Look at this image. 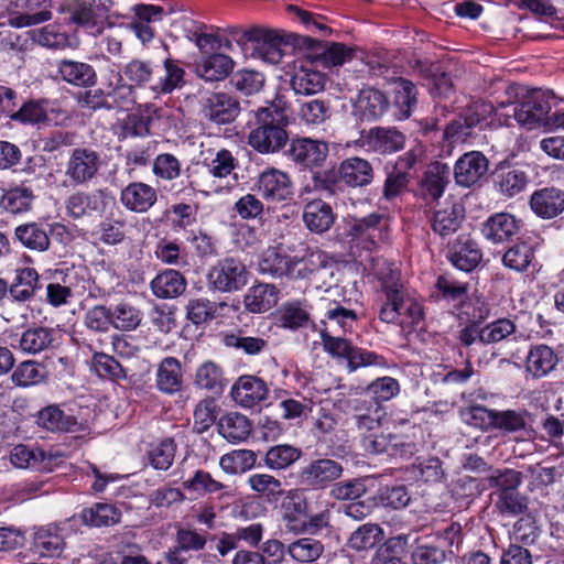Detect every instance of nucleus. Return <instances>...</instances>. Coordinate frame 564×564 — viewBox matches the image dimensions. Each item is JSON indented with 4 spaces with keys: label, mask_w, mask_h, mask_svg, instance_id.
Segmentation results:
<instances>
[{
    "label": "nucleus",
    "mask_w": 564,
    "mask_h": 564,
    "mask_svg": "<svg viewBox=\"0 0 564 564\" xmlns=\"http://www.w3.org/2000/svg\"><path fill=\"white\" fill-rule=\"evenodd\" d=\"M383 301L378 318L387 324L415 329L425 318L422 301L401 280V273L391 265L378 273Z\"/></svg>",
    "instance_id": "f257e3e1"
},
{
    "label": "nucleus",
    "mask_w": 564,
    "mask_h": 564,
    "mask_svg": "<svg viewBox=\"0 0 564 564\" xmlns=\"http://www.w3.org/2000/svg\"><path fill=\"white\" fill-rule=\"evenodd\" d=\"M289 118L284 108L271 104L252 113L247 122L248 144L260 154H273L290 141Z\"/></svg>",
    "instance_id": "f03ea898"
},
{
    "label": "nucleus",
    "mask_w": 564,
    "mask_h": 564,
    "mask_svg": "<svg viewBox=\"0 0 564 564\" xmlns=\"http://www.w3.org/2000/svg\"><path fill=\"white\" fill-rule=\"evenodd\" d=\"M161 66L150 61L132 59L122 69V74L133 87L149 88L155 96L167 95L185 86V70L182 62L167 57Z\"/></svg>",
    "instance_id": "7ed1b4c3"
},
{
    "label": "nucleus",
    "mask_w": 564,
    "mask_h": 564,
    "mask_svg": "<svg viewBox=\"0 0 564 564\" xmlns=\"http://www.w3.org/2000/svg\"><path fill=\"white\" fill-rule=\"evenodd\" d=\"M375 172L371 163L359 156L343 160L337 169L313 174L312 182L316 191L327 195H339L348 188H362L373 181Z\"/></svg>",
    "instance_id": "20e7f679"
},
{
    "label": "nucleus",
    "mask_w": 564,
    "mask_h": 564,
    "mask_svg": "<svg viewBox=\"0 0 564 564\" xmlns=\"http://www.w3.org/2000/svg\"><path fill=\"white\" fill-rule=\"evenodd\" d=\"M346 237L351 248L375 251L389 239V219L378 212L352 217L346 221Z\"/></svg>",
    "instance_id": "39448f33"
},
{
    "label": "nucleus",
    "mask_w": 564,
    "mask_h": 564,
    "mask_svg": "<svg viewBox=\"0 0 564 564\" xmlns=\"http://www.w3.org/2000/svg\"><path fill=\"white\" fill-rule=\"evenodd\" d=\"M293 45L303 51V57L311 65L324 68L341 66L354 57L355 51L344 43L323 42L306 35H293Z\"/></svg>",
    "instance_id": "423d86ee"
},
{
    "label": "nucleus",
    "mask_w": 564,
    "mask_h": 564,
    "mask_svg": "<svg viewBox=\"0 0 564 564\" xmlns=\"http://www.w3.org/2000/svg\"><path fill=\"white\" fill-rule=\"evenodd\" d=\"M249 271L236 257H225L209 269L206 281L210 291L231 293L241 290L248 283Z\"/></svg>",
    "instance_id": "0eeeda50"
},
{
    "label": "nucleus",
    "mask_w": 564,
    "mask_h": 564,
    "mask_svg": "<svg viewBox=\"0 0 564 564\" xmlns=\"http://www.w3.org/2000/svg\"><path fill=\"white\" fill-rule=\"evenodd\" d=\"M75 518L40 527L33 533L32 551L43 557H58L65 549V539L76 533Z\"/></svg>",
    "instance_id": "6e6552de"
},
{
    "label": "nucleus",
    "mask_w": 564,
    "mask_h": 564,
    "mask_svg": "<svg viewBox=\"0 0 564 564\" xmlns=\"http://www.w3.org/2000/svg\"><path fill=\"white\" fill-rule=\"evenodd\" d=\"M343 465L332 458L311 459L297 471V482L305 489L324 490L332 487L343 475Z\"/></svg>",
    "instance_id": "1a4fd4ad"
},
{
    "label": "nucleus",
    "mask_w": 564,
    "mask_h": 564,
    "mask_svg": "<svg viewBox=\"0 0 564 564\" xmlns=\"http://www.w3.org/2000/svg\"><path fill=\"white\" fill-rule=\"evenodd\" d=\"M551 97H553V93H543L539 89L517 102L513 106V117L517 122L527 130L545 129L552 109Z\"/></svg>",
    "instance_id": "9d476101"
},
{
    "label": "nucleus",
    "mask_w": 564,
    "mask_h": 564,
    "mask_svg": "<svg viewBox=\"0 0 564 564\" xmlns=\"http://www.w3.org/2000/svg\"><path fill=\"white\" fill-rule=\"evenodd\" d=\"M539 240V236L532 232L522 234L513 242H510V246L502 253V265L521 274L535 271L538 264L535 253L540 246Z\"/></svg>",
    "instance_id": "9b49d317"
},
{
    "label": "nucleus",
    "mask_w": 564,
    "mask_h": 564,
    "mask_svg": "<svg viewBox=\"0 0 564 564\" xmlns=\"http://www.w3.org/2000/svg\"><path fill=\"white\" fill-rule=\"evenodd\" d=\"M328 143L323 140L296 137L290 140L286 158L301 169L321 167L328 156Z\"/></svg>",
    "instance_id": "f8f14e48"
},
{
    "label": "nucleus",
    "mask_w": 564,
    "mask_h": 564,
    "mask_svg": "<svg viewBox=\"0 0 564 564\" xmlns=\"http://www.w3.org/2000/svg\"><path fill=\"white\" fill-rule=\"evenodd\" d=\"M254 185L262 198L270 203H288L294 196L291 176L276 167L264 169Z\"/></svg>",
    "instance_id": "ddd939ff"
},
{
    "label": "nucleus",
    "mask_w": 564,
    "mask_h": 564,
    "mask_svg": "<svg viewBox=\"0 0 564 564\" xmlns=\"http://www.w3.org/2000/svg\"><path fill=\"white\" fill-rule=\"evenodd\" d=\"M523 221L509 212H498L490 215L482 224L480 232L492 245L513 242L521 235Z\"/></svg>",
    "instance_id": "4468645a"
},
{
    "label": "nucleus",
    "mask_w": 564,
    "mask_h": 564,
    "mask_svg": "<svg viewBox=\"0 0 564 564\" xmlns=\"http://www.w3.org/2000/svg\"><path fill=\"white\" fill-rule=\"evenodd\" d=\"M158 108L148 102L138 106L127 113L117 124L116 135L120 142L129 139L147 138L151 135L152 124L155 120Z\"/></svg>",
    "instance_id": "2eb2a0df"
},
{
    "label": "nucleus",
    "mask_w": 564,
    "mask_h": 564,
    "mask_svg": "<svg viewBox=\"0 0 564 564\" xmlns=\"http://www.w3.org/2000/svg\"><path fill=\"white\" fill-rule=\"evenodd\" d=\"M305 488L282 490L280 512L286 528L293 532H305V519L308 517L310 505L304 492Z\"/></svg>",
    "instance_id": "dca6fc26"
},
{
    "label": "nucleus",
    "mask_w": 564,
    "mask_h": 564,
    "mask_svg": "<svg viewBox=\"0 0 564 564\" xmlns=\"http://www.w3.org/2000/svg\"><path fill=\"white\" fill-rule=\"evenodd\" d=\"M101 165L100 154L91 148L73 149L66 164V176L74 185H83L96 177Z\"/></svg>",
    "instance_id": "f3484780"
},
{
    "label": "nucleus",
    "mask_w": 564,
    "mask_h": 564,
    "mask_svg": "<svg viewBox=\"0 0 564 564\" xmlns=\"http://www.w3.org/2000/svg\"><path fill=\"white\" fill-rule=\"evenodd\" d=\"M112 202L113 197L107 189H97L89 193L76 192L67 197L65 208L69 217L80 219L93 214L102 215Z\"/></svg>",
    "instance_id": "a211bd4d"
},
{
    "label": "nucleus",
    "mask_w": 564,
    "mask_h": 564,
    "mask_svg": "<svg viewBox=\"0 0 564 564\" xmlns=\"http://www.w3.org/2000/svg\"><path fill=\"white\" fill-rule=\"evenodd\" d=\"M482 250L468 235H459L447 245L446 259L457 270L470 273L482 260Z\"/></svg>",
    "instance_id": "6ab92c4d"
},
{
    "label": "nucleus",
    "mask_w": 564,
    "mask_h": 564,
    "mask_svg": "<svg viewBox=\"0 0 564 564\" xmlns=\"http://www.w3.org/2000/svg\"><path fill=\"white\" fill-rule=\"evenodd\" d=\"M240 112L239 101L226 93H209L200 102V115L216 124L232 122Z\"/></svg>",
    "instance_id": "aec40b11"
},
{
    "label": "nucleus",
    "mask_w": 564,
    "mask_h": 564,
    "mask_svg": "<svg viewBox=\"0 0 564 564\" xmlns=\"http://www.w3.org/2000/svg\"><path fill=\"white\" fill-rule=\"evenodd\" d=\"M469 283L455 279L449 273L440 274L431 290L430 301L435 304L452 305L462 311L468 299Z\"/></svg>",
    "instance_id": "412c9836"
},
{
    "label": "nucleus",
    "mask_w": 564,
    "mask_h": 564,
    "mask_svg": "<svg viewBox=\"0 0 564 564\" xmlns=\"http://www.w3.org/2000/svg\"><path fill=\"white\" fill-rule=\"evenodd\" d=\"M39 427L51 433H78L87 430V424L76 416L66 414L58 404H48L34 415Z\"/></svg>",
    "instance_id": "4be33fe9"
},
{
    "label": "nucleus",
    "mask_w": 564,
    "mask_h": 564,
    "mask_svg": "<svg viewBox=\"0 0 564 564\" xmlns=\"http://www.w3.org/2000/svg\"><path fill=\"white\" fill-rule=\"evenodd\" d=\"M449 176L451 167L446 163H431L419 182L417 196L427 205L437 202L449 183Z\"/></svg>",
    "instance_id": "5701e85b"
},
{
    "label": "nucleus",
    "mask_w": 564,
    "mask_h": 564,
    "mask_svg": "<svg viewBox=\"0 0 564 564\" xmlns=\"http://www.w3.org/2000/svg\"><path fill=\"white\" fill-rule=\"evenodd\" d=\"M151 167L152 174L158 181L172 182L184 173L187 187L196 189L198 185L194 177L197 174V170L192 165H187L183 170L181 161L170 152L156 154L153 158Z\"/></svg>",
    "instance_id": "b1692460"
},
{
    "label": "nucleus",
    "mask_w": 564,
    "mask_h": 564,
    "mask_svg": "<svg viewBox=\"0 0 564 564\" xmlns=\"http://www.w3.org/2000/svg\"><path fill=\"white\" fill-rule=\"evenodd\" d=\"M236 403L246 409L259 405L268 398L269 388L267 382L252 375L240 376L230 391Z\"/></svg>",
    "instance_id": "393cba45"
},
{
    "label": "nucleus",
    "mask_w": 564,
    "mask_h": 564,
    "mask_svg": "<svg viewBox=\"0 0 564 564\" xmlns=\"http://www.w3.org/2000/svg\"><path fill=\"white\" fill-rule=\"evenodd\" d=\"M488 172V160L478 151L463 154L455 163L454 178L458 186L471 187Z\"/></svg>",
    "instance_id": "a878e982"
},
{
    "label": "nucleus",
    "mask_w": 564,
    "mask_h": 564,
    "mask_svg": "<svg viewBox=\"0 0 564 564\" xmlns=\"http://www.w3.org/2000/svg\"><path fill=\"white\" fill-rule=\"evenodd\" d=\"M120 203L129 212L143 214L158 203V191L141 181L131 182L121 189Z\"/></svg>",
    "instance_id": "bb28decb"
},
{
    "label": "nucleus",
    "mask_w": 564,
    "mask_h": 564,
    "mask_svg": "<svg viewBox=\"0 0 564 564\" xmlns=\"http://www.w3.org/2000/svg\"><path fill=\"white\" fill-rule=\"evenodd\" d=\"M48 106L50 101L46 98L28 99L12 115V121L23 126H48L53 121L51 118L53 113H56V116L62 115L66 119L64 110L50 109Z\"/></svg>",
    "instance_id": "cd10ccee"
},
{
    "label": "nucleus",
    "mask_w": 564,
    "mask_h": 564,
    "mask_svg": "<svg viewBox=\"0 0 564 564\" xmlns=\"http://www.w3.org/2000/svg\"><path fill=\"white\" fill-rule=\"evenodd\" d=\"M414 70L426 82L429 93L433 98H448L454 91V84L448 73L438 63L416 61Z\"/></svg>",
    "instance_id": "c85d7f7f"
},
{
    "label": "nucleus",
    "mask_w": 564,
    "mask_h": 564,
    "mask_svg": "<svg viewBox=\"0 0 564 564\" xmlns=\"http://www.w3.org/2000/svg\"><path fill=\"white\" fill-rule=\"evenodd\" d=\"M121 511L111 503L96 502L90 507L83 508L78 514L73 516L76 524L74 530H79L80 525L89 528L111 527L120 522Z\"/></svg>",
    "instance_id": "c756f323"
},
{
    "label": "nucleus",
    "mask_w": 564,
    "mask_h": 564,
    "mask_svg": "<svg viewBox=\"0 0 564 564\" xmlns=\"http://www.w3.org/2000/svg\"><path fill=\"white\" fill-rule=\"evenodd\" d=\"M58 332L53 327L33 326L24 329L19 338V349L23 354L37 355L55 348L59 344Z\"/></svg>",
    "instance_id": "7c9ffc66"
},
{
    "label": "nucleus",
    "mask_w": 564,
    "mask_h": 564,
    "mask_svg": "<svg viewBox=\"0 0 564 564\" xmlns=\"http://www.w3.org/2000/svg\"><path fill=\"white\" fill-rule=\"evenodd\" d=\"M306 58L294 64L290 84L296 95H314L324 89L325 75L314 69Z\"/></svg>",
    "instance_id": "2f4dec72"
},
{
    "label": "nucleus",
    "mask_w": 564,
    "mask_h": 564,
    "mask_svg": "<svg viewBox=\"0 0 564 564\" xmlns=\"http://www.w3.org/2000/svg\"><path fill=\"white\" fill-rule=\"evenodd\" d=\"M529 204L542 219L557 217L564 212V191L554 186L536 189L531 194Z\"/></svg>",
    "instance_id": "473e14b6"
},
{
    "label": "nucleus",
    "mask_w": 564,
    "mask_h": 564,
    "mask_svg": "<svg viewBox=\"0 0 564 564\" xmlns=\"http://www.w3.org/2000/svg\"><path fill=\"white\" fill-rule=\"evenodd\" d=\"M390 106V99L383 91L367 87L360 90L355 109L361 121H376L388 112Z\"/></svg>",
    "instance_id": "72a5a7b5"
},
{
    "label": "nucleus",
    "mask_w": 564,
    "mask_h": 564,
    "mask_svg": "<svg viewBox=\"0 0 564 564\" xmlns=\"http://www.w3.org/2000/svg\"><path fill=\"white\" fill-rule=\"evenodd\" d=\"M560 362L558 354L546 344L531 345L527 354L524 366L534 379H541L555 370Z\"/></svg>",
    "instance_id": "f704fd0d"
},
{
    "label": "nucleus",
    "mask_w": 564,
    "mask_h": 564,
    "mask_svg": "<svg viewBox=\"0 0 564 564\" xmlns=\"http://www.w3.org/2000/svg\"><path fill=\"white\" fill-rule=\"evenodd\" d=\"M258 31L257 40H252L249 47L250 55L272 65L279 64L284 55L282 36L275 31L260 26H258Z\"/></svg>",
    "instance_id": "c9c22d12"
},
{
    "label": "nucleus",
    "mask_w": 564,
    "mask_h": 564,
    "mask_svg": "<svg viewBox=\"0 0 564 564\" xmlns=\"http://www.w3.org/2000/svg\"><path fill=\"white\" fill-rule=\"evenodd\" d=\"M392 85L393 100L390 108L395 119L405 120L417 106V88L413 82L404 77L395 78Z\"/></svg>",
    "instance_id": "e433bc0d"
},
{
    "label": "nucleus",
    "mask_w": 564,
    "mask_h": 564,
    "mask_svg": "<svg viewBox=\"0 0 564 564\" xmlns=\"http://www.w3.org/2000/svg\"><path fill=\"white\" fill-rule=\"evenodd\" d=\"M56 66L61 79L72 86L93 88L97 84L96 69L88 63L63 58Z\"/></svg>",
    "instance_id": "4c0bfd02"
},
{
    "label": "nucleus",
    "mask_w": 564,
    "mask_h": 564,
    "mask_svg": "<svg viewBox=\"0 0 564 564\" xmlns=\"http://www.w3.org/2000/svg\"><path fill=\"white\" fill-rule=\"evenodd\" d=\"M187 288L185 275L176 269L165 268L156 273L150 282L153 295L161 300H171L181 296Z\"/></svg>",
    "instance_id": "58836bf2"
},
{
    "label": "nucleus",
    "mask_w": 564,
    "mask_h": 564,
    "mask_svg": "<svg viewBox=\"0 0 564 564\" xmlns=\"http://www.w3.org/2000/svg\"><path fill=\"white\" fill-rule=\"evenodd\" d=\"M465 218V207L460 203H446L430 218L431 229L441 238L455 234Z\"/></svg>",
    "instance_id": "ea45409f"
},
{
    "label": "nucleus",
    "mask_w": 564,
    "mask_h": 564,
    "mask_svg": "<svg viewBox=\"0 0 564 564\" xmlns=\"http://www.w3.org/2000/svg\"><path fill=\"white\" fill-rule=\"evenodd\" d=\"M154 257L164 265L178 269L189 265V252L180 238H159L154 247Z\"/></svg>",
    "instance_id": "a19ab883"
},
{
    "label": "nucleus",
    "mask_w": 564,
    "mask_h": 564,
    "mask_svg": "<svg viewBox=\"0 0 564 564\" xmlns=\"http://www.w3.org/2000/svg\"><path fill=\"white\" fill-rule=\"evenodd\" d=\"M50 7L51 0H28L26 12L14 17L0 14V26L8 24L12 28L21 29L46 22L52 19Z\"/></svg>",
    "instance_id": "79ce46f5"
},
{
    "label": "nucleus",
    "mask_w": 564,
    "mask_h": 564,
    "mask_svg": "<svg viewBox=\"0 0 564 564\" xmlns=\"http://www.w3.org/2000/svg\"><path fill=\"white\" fill-rule=\"evenodd\" d=\"M155 387L164 394H175L182 390L183 372L181 361L176 357H165L158 365Z\"/></svg>",
    "instance_id": "37998d69"
},
{
    "label": "nucleus",
    "mask_w": 564,
    "mask_h": 564,
    "mask_svg": "<svg viewBox=\"0 0 564 564\" xmlns=\"http://www.w3.org/2000/svg\"><path fill=\"white\" fill-rule=\"evenodd\" d=\"M335 219L336 214L332 206L322 199H313L304 206L303 221L312 232L323 234L329 230Z\"/></svg>",
    "instance_id": "c03bdc74"
},
{
    "label": "nucleus",
    "mask_w": 564,
    "mask_h": 564,
    "mask_svg": "<svg viewBox=\"0 0 564 564\" xmlns=\"http://www.w3.org/2000/svg\"><path fill=\"white\" fill-rule=\"evenodd\" d=\"M41 289V278L36 269L25 267L15 270L14 279L9 285V294L14 301L26 302Z\"/></svg>",
    "instance_id": "a18cd8bd"
},
{
    "label": "nucleus",
    "mask_w": 564,
    "mask_h": 564,
    "mask_svg": "<svg viewBox=\"0 0 564 564\" xmlns=\"http://www.w3.org/2000/svg\"><path fill=\"white\" fill-rule=\"evenodd\" d=\"M14 239L22 247L35 252H45L51 248V238L47 236L46 226L43 223L29 221L17 226Z\"/></svg>",
    "instance_id": "49530a36"
},
{
    "label": "nucleus",
    "mask_w": 564,
    "mask_h": 564,
    "mask_svg": "<svg viewBox=\"0 0 564 564\" xmlns=\"http://www.w3.org/2000/svg\"><path fill=\"white\" fill-rule=\"evenodd\" d=\"M53 279L59 281L73 296H82L90 288V273L86 265L63 263L54 271Z\"/></svg>",
    "instance_id": "de8ad7c7"
},
{
    "label": "nucleus",
    "mask_w": 564,
    "mask_h": 564,
    "mask_svg": "<svg viewBox=\"0 0 564 564\" xmlns=\"http://www.w3.org/2000/svg\"><path fill=\"white\" fill-rule=\"evenodd\" d=\"M198 205L177 202L171 204L162 213V220L173 232L186 231L197 223Z\"/></svg>",
    "instance_id": "09e8293b"
},
{
    "label": "nucleus",
    "mask_w": 564,
    "mask_h": 564,
    "mask_svg": "<svg viewBox=\"0 0 564 564\" xmlns=\"http://www.w3.org/2000/svg\"><path fill=\"white\" fill-rule=\"evenodd\" d=\"M367 142L373 151L390 154L403 149L405 137L397 128L375 127L369 130Z\"/></svg>",
    "instance_id": "8fccbe9b"
},
{
    "label": "nucleus",
    "mask_w": 564,
    "mask_h": 564,
    "mask_svg": "<svg viewBox=\"0 0 564 564\" xmlns=\"http://www.w3.org/2000/svg\"><path fill=\"white\" fill-rule=\"evenodd\" d=\"M496 187L506 196L513 197L524 191L529 183L528 174L514 166H499L494 175Z\"/></svg>",
    "instance_id": "3c124183"
},
{
    "label": "nucleus",
    "mask_w": 564,
    "mask_h": 564,
    "mask_svg": "<svg viewBox=\"0 0 564 564\" xmlns=\"http://www.w3.org/2000/svg\"><path fill=\"white\" fill-rule=\"evenodd\" d=\"M226 306L225 302H215L207 297L191 299L185 306L186 318L198 327L217 318L219 311Z\"/></svg>",
    "instance_id": "603ef678"
},
{
    "label": "nucleus",
    "mask_w": 564,
    "mask_h": 564,
    "mask_svg": "<svg viewBox=\"0 0 564 564\" xmlns=\"http://www.w3.org/2000/svg\"><path fill=\"white\" fill-rule=\"evenodd\" d=\"M48 378L46 367L35 360L21 361L11 373V381L15 387L30 388L44 383Z\"/></svg>",
    "instance_id": "864d4df0"
},
{
    "label": "nucleus",
    "mask_w": 564,
    "mask_h": 564,
    "mask_svg": "<svg viewBox=\"0 0 564 564\" xmlns=\"http://www.w3.org/2000/svg\"><path fill=\"white\" fill-rule=\"evenodd\" d=\"M279 293V289L273 284L253 285L245 296L246 307L251 313H264L276 305Z\"/></svg>",
    "instance_id": "5fc2aeb1"
},
{
    "label": "nucleus",
    "mask_w": 564,
    "mask_h": 564,
    "mask_svg": "<svg viewBox=\"0 0 564 564\" xmlns=\"http://www.w3.org/2000/svg\"><path fill=\"white\" fill-rule=\"evenodd\" d=\"M303 455L300 447L279 444L269 447L264 453L262 462L263 465L274 471L285 470L295 464Z\"/></svg>",
    "instance_id": "6e6d98bb"
},
{
    "label": "nucleus",
    "mask_w": 564,
    "mask_h": 564,
    "mask_svg": "<svg viewBox=\"0 0 564 564\" xmlns=\"http://www.w3.org/2000/svg\"><path fill=\"white\" fill-rule=\"evenodd\" d=\"M69 20L79 28L85 29L91 34H99L102 32L101 17L96 13L94 1L79 0L74 3L69 10Z\"/></svg>",
    "instance_id": "4d7b16f0"
},
{
    "label": "nucleus",
    "mask_w": 564,
    "mask_h": 564,
    "mask_svg": "<svg viewBox=\"0 0 564 564\" xmlns=\"http://www.w3.org/2000/svg\"><path fill=\"white\" fill-rule=\"evenodd\" d=\"M34 198L33 191L21 183L3 192L0 205L10 214H22L31 209Z\"/></svg>",
    "instance_id": "13d9d810"
},
{
    "label": "nucleus",
    "mask_w": 564,
    "mask_h": 564,
    "mask_svg": "<svg viewBox=\"0 0 564 564\" xmlns=\"http://www.w3.org/2000/svg\"><path fill=\"white\" fill-rule=\"evenodd\" d=\"M234 68V61L226 54L214 53L197 66L198 75L206 82H218L226 78Z\"/></svg>",
    "instance_id": "bf43d9fd"
},
{
    "label": "nucleus",
    "mask_w": 564,
    "mask_h": 564,
    "mask_svg": "<svg viewBox=\"0 0 564 564\" xmlns=\"http://www.w3.org/2000/svg\"><path fill=\"white\" fill-rule=\"evenodd\" d=\"M310 314L300 301L283 303L275 313V324L282 328L295 330L306 327Z\"/></svg>",
    "instance_id": "052dcab7"
},
{
    "label": "nucleus",
    "mask_w": 564,
    "mask_h": 564,
    "mask_svg": "<svg viewBox=\"0 0 564 564\" xmlns=\"http://www.w3.org/2000/svg\"><path fill=\"white\" fill-rule=\"evenodd\" d=\"M383 540V530L377 523L359 525L347 540V547L356 551H368L376 547Z\"/></svg>",
    "instance_id": "680f3d73"
},
{
    "label": "nucleus",
    "mask_w": 564,
    "mask_h": 564,
    "mask_svg": "<svg viewBox=\"0 0 564 564\" xmlns=\"http://www.w3.org/2000/svg\"><path fill=\"white\" fill-rule=\"evenodd\" d=\"M218 431L229 442L238 443L249 436L251 424L246 415L230 412L219 420Z\"/></svg>",
    "instance_id": "e2e57ef3"
},
{
    "label": "nucleus",
    "mask_w": 564,
    "mask_h": 564,
    "mask_svg": "<svg viewBox=\"0 0 564 564\" xmlns=\"http://www.w3.org/2000/svg\"><path fill=\"white\" fill-rule=\"evenodd\" d=\"M527 411L516 410H496L494 416V432H498L501 435H511L519 432H523L528 426Z\"/></svg>",
    "instance_id": "0e129e2a"
},
{
    "label": "nucleus",
    "mask_w": 564,
    "mask_h": 564,
    "mask_svg": "<svg viewBox=\"0 0 564 564\" xmlns=\"http://www.w3.org/2000/svg\"><path fill=\"white\" fill-rule=\"evenodd\" d=\"M226 379L221 367L213 361L202 364L195 375V384L208 390L215 394H221L225 388Z\"/></svg>",
    "instance_id": "69168bd1"
},
{
    "label": "nucleus",
    "mask_w": 564,
    "mask_h": 564,
    "mask_svg": "<svg viewBox=\"0 0 564 564\" xmlns=\"http://www.w3.org/2000/svg\"><path fill=\"white\" fill-rule=\"evenodd\" d=\"M90 370L101 379L118 381L127 378V372L122 365L113 356L101 351H94L90 360Z\"/></svg>",
    "instance_id": "338daca9"
},
{
    "label": "nucleus",
    "mask_w": 564,
    "mask_h": 564,
    "mask_svg": "<svg viewBox=\"0 0 564 564\" xmlns=\"http://www.w3.org/2000/svg\"><path fill=\"white\" fill-rule=\"evenodd\" d=\"M447 558V551L437 543L427 539H419L411 552L413 564H443Z\"/></svg>",
    "instance_id": "774afa93"
}]
</instances>
